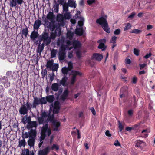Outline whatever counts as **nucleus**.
Masks as SVG:
<instances>
[{
  "mask_svg": "<svg viewBox=\"0 0 155 155\" xmlns=\"http://www.w3.org/2000/svg\"><path fill=\"white\" fill-rule=\"evenodd\" d=\"M38 39L40 43L42 41L46 45H49L51 41V40L49 38V33L46 30L39 36Z\"/></svg>",
  "mask_w": 155,
  "mask_h": 155,
  "instance_id": "1",
  "label": "nucleus"
},
{
  "mask_svg": "<svg viewBox=\"0 0 155 155\" xmlns=\"http://www.w3.org/2000/svg\"><path fill=\"white\" fill-rule=\"evenodd\" d=\"M34 100L32 105H31L32 108H35L36 106L41 104H45L47 103L44 97L39 98L36 97H33Z\"/></svg>",
  "mask_w": 155,
  "mask_h": 155,
  "instance_id": "2",
  "label": "nucleus"
},
{
  "mask_svg": "<svg viewBox=\"0 0 155 155\" xmlns=\"http://www.w3.org/2000/svg\"><path fill=\"white\" fill-rule=\"evenodd\" d=\"M72 76L70 84L73 85L76 81V76L78 75H81L82 73L79 71L75 70L72 71Z\"/></svg>",
  "mask_w": 155,
  "mask_h": 155,
  "instance_id": "3",
  "label": "nucleus"
},
{
  "mask_svg": "<svg viewBox=\"0 0 155 155\" xmlns=\"http://www.w3.org/2000/svg\"><path fill=\"white\" fill-rule=\"evenodd\" d=\"M41 116L40 117H37L38 123L40 125L44 124L45 123V121H44V118L48 116V115L46 112L44 111L41 113Z\"/></svg>",
  "mask_w": 155,
  "mask_h": 155,
  "instance_id": "4",
  "label": "nucleus"
},
{
  "mask_svg": "<svg viewBox=\"0 0 155 155\" xmlns=\"http://www.w3.org/2000/svg\"><path fill=\"white\" fill-rule=\"evenodd\" d=\"M97 23L100 25L102 26L108 23L106 18L103 17H101L96 20Z\"/></svg>",
  "mask_w": 155,
  "mask_h": 155,
  "instance_id": "5",
  "label": "nucleus"
},
{
  "mask_svg": "<svg viewBox=\"0 0 155 155\" xmlns=\"http://www.w3.org/2000/svg\"><path fill=\"white\" fill-rule=\"evenodd\" d=\"M50 147L48 146L46 147L42 150H40L38 151L39 155H47L50 152Z\"/></svg>",
  "mask_w": 155,
  "mask_h": 155,
  "instance_id": "6",
  "label": "nucleus"
},
{
  "mask_svg": "<svg viewBox=\"0 0 155 155\" xmlns=\"http://www.w3.org/2000/svg\"><path fill=\"white\" fill-rule=\"evenodd\" d=\"M103 58L102 55L97 53H94L91 57V59H95L98 61H101Z\"/></svg>",
  "mask_w": 155,
  "mask_h": 155,
  "instance_id": "7",
  "label": "nucleus"
},
{
  "mask_svg": "<svg viewBox=\"0 0 155 155\" xmlns=\"http://www.w3.org/2000/svg\"><path fill=\"white\" fill-rule=\"evenodd\" d=\"M29 110L26 108V106L24 105H22L21 107L20 108L19 112L21 115H25L27 114Z\"/></svg>",
  "mask_w": 155,
  "mask_h": 155,
  "instance_id": "8",
  "label": "nucleus"
},
{
  "mask_svg": "<svg viewBox=\"0 0 155 155\" xmlns=\"http://www.w3.org/2000/svg\"><path fill=\"white\" fill-rule=\"evenodd\" d=\"M69 93L68 89H65L63 94L60 96V99L63 101H64L68 97Z\"/></svg>",
  "mask_w": 155,
  "mask_h": 155,
  "instance_id": "9",
  "label": "nucleus"
},
{
  "mask_svg": "<svg viewBox=\"0 0 155 155\" xmlns=\"http://www.w3.org/2000/svg\"><path fill=\"white\" fill-rule=\"evenodd\" d=\"M120 97L122 98L125 96L127 94V87L126 86L122 87L120 90Z\"/></svg>",
  "mask_w": 155,
  "mask_h": 155,
  "instance_id": "10",
  "label": "nucleus"
},
{
  "mask_svg": "<svg viewBox=\"0 0 155 155\" xmlns=\"http://www.w3.org/2000/svg\"><path fill=\"white\" fill-rule=\"evenodd\" d=\"M28 133L29 134L30 138L35 139L37 135L36 128L35 129H31Z\"/></svg>",
  "mask_w": 155,
  "mask_h": 155,
  "instance_id": "11",
  "label": "nucleus"
},
{
  "mask_svg": "<svg viewBox=\"0 0 155 155\" xmlns=\"http://www.w3.org/2000/svg\"><path fill=\"white\" fill-rule=\"evenodd\" d=\"M51 123L54 127V130L55 131H58V128L61 125L60 122L58 121L57 120H56L53 121Z\"/></svg>",
  "mask_w": 155,
  "mask_h": 155,
  "instance_id": "12",
  "label": "nucleus"
},
{
  "mask_svg": "<svg viewBox=\"0 0 155 155\" xmlns=\"http://www.w3.org/2000/svg\"><path fill=\"white\" fill-rule=\"evenodd\" d=\"M0 82L1 83H2L4 84L5 87H6H6H7L8 86H10V83L8 82V79L5 76H3L2 78H0Z\"/></svg>",
  "mask_w": 155,
  "mask_h": 155,
  "instance_id": "13",
  "label": "nucleus"
},
{
  "mask_svg": "<svg viewBox=\"0 0 155 155\" xmlns=\"http://www.w3.org/2000/svg\"><path fill=\"white\" fill-rule=\"evenodd\" d=\"M38 125V124L36 121H31L30 122V123L28 124L26 127L29 130L30 128L32 129L33 127H35L36 128Z\"/></svg>",
  "mask_w": 155,
  "mask_h": 155,
  "instance_id": "14",
  "label": "nucleus"
},
{
  "mask_svg": "<svg viewBox=\"0 0 155 155\" xmlns=\"http://www.w3.org/2000/svg\"><path fill=\"white\" fill-rule=\"evenodd\" d=\"M39 34L37 31L34 30L31 33L30 35V38L31 40H34L35 39L38 38Z\"/></svg>",
  "mask_w": 155,
  "mask_h": 155,
  "instance_id": "15",
  "label": "nucleus"
},
{
  "mask_svg": "<svg viewBox=\"0 0 155 155\" xmlns=\"http://www.w3.org/2000/svg\"><path fill=\"white\" fill-rule=\"evenodd\" d=\"M146 146V143L142 141L137 140L136 142L135 146L141 149L143 148Z\"/></svg>",
  "mask_w": 155,
  "mask_h": 155,
  "instance_id": "16",
  "label": "nucleus"
},
{
  "mask_svg": "<svg viewBox=\"0 0 155 155\" xmlns=\"http://www.w3.org/2000/svg\"><path fill=\"white\" fill-rule=\"evenodd\" d=\"M41 24V21L40 19H37L35 20L33 25V28L35 30L38 29Z\"/></svg>",
  "mask_w": 155,
  "mask_h": 155,
  "instance_id": "17",
  "label": "nucleus"
},
{
  "mask_svg": "<svg viewBox=\"0 0 155 155\" xmlns=\"http://www.w3.org/2000/svg\"><path fill=\"white\" fill-rule=\"evenodd\" d=\"M48 117L47 120L45 121V123H48V121H50L51 123L53 122V121L56 120L54 119V114L52 115H50L49 114L48 115Z\"/></svg>",
  "mask_w": 155,
  "mask_h": 155,
  "instance_id": "18",
  "label": "nucleus"
},
{
  "mask_svg": "<svg viewBox=\"0 0 155 155\" xmlns=\"http://www.w3.org/2000/svg\"><path fill=\"white\" fill-rule=\"evenodd\" d=\"M65 52L59 51V59L60 61H63L64 59L66 56Z\"/></svg>",
  "mask_w": 155,
  "mask_h": 155,
  "instance_id": "19",
  "label": "nucleus"
},
{
  "mask_svg": "<svg viewBox=\"0 0 155 155\" xmlns=\"http://www.w3.org/2000/svg\"><path fill=\"white\" fill-rule=\"evenodd\" d=\"M73 46L74 49L79 48L81 47V44L79 41L75 40L73 41Z\"/></svg>",
  "mask_w": 155,
  "mask_h": 155,
  "instance_id": "20",
  "label": "nucleus"
},
{
  "mask_svg": "<svg viewBox=\"0 0 155 155\" xmlns=\"http://www.w3.org/2000/svg\"><path fill=\"white\" fill-rule=\"evenodd\" d=\"M46 100L49 103H52L54 100V95H49L47 96L46 97Z\"/></svg>",
  "mask_w": 155,
  "mask_h": 155,
  "instance_id": "21",
  "label": "nucleus"
},
{
  "mask_svg": "<svg viewBox=\"0 0 155 155\" xmlns=\"http://www.w3.org/2000/svg\"><path fill=\"white\" fill-rule=\"evenodd\" d=\"M75 33L79 36H81L83 33V28H76Z\"/></svg>",
  "mask_w": 155,
  "mask_h": 155,
  "instance_id": "22",
  "label": "nucleus"
},
{
  "mask_svg": "<svg viewBox=\"0 0 155 155\" xmlns=\"http://www.w3.org/2000/svg\"><path fill=\"white\" fill-rule=\"evenodd\" d=\"M54 64V60L53 59L48 61L46 64V67L47 69H51Z\"/></svg>",
  "mask_w": 155,
  "mask_h": 155,
  "instance_id": "23",
  "label": "nucleus"
},
{
  "mask_svg": "<svg viewBox=\"0 0 155 155\" xmlns=\"http://www.w3.org/2000/svg\"><path fill=\"white\" fill-rule=\"evenodd\" d=\"M67 4H68L69 7H74V8H76L77 6L76 2L72 0H68V3Z\"/></svg>",
  "mask_w": 155,
  "mask_h": 155,
  "instance_id": "24",
  "label": "nucleus"
},
{
  "mask_svg": "<svg viewBox=\"0 0 155 155\" xmlns=\"http://www.w3.org/2000/svg\"><path fill=\"white\" fill-rule=\"evenodd\" d=\"M47 27L50 29L51 31H53L55 29L56 26L54 22H49V24L47 26Z\"/></svg>",
  "mask_w": 155,
  "mask_h": 155,
  "instance_id": "25",
  "label": "nucleus"
},
{
  "mask_svg": "<svg viewBox=\"0 0 155 155\" xmlns=\"http://www.w3.org/2000/svg\"><path fill=\"white\" fill-rule=\"evenodd\" d=\"M60 86L57 83L52 84L51 85V89L55 92L57 91L58 89Z\"/></svg>",
  "mask_w": 155,
  "mask_h": 155,
  "instance_id": "26",
  "label": "nucleus"
},
{
  "mask_svg": "<svg viewBox=\"0 0 155 155\" xmlns=\"http://www.w3.org/2000/svg\"><path fill=\"white\" fill-rule=\"evenodd\" d=\"M57 29L55 30L54 32L51 31L50 33V35L49 36L50 39L51 40H54L55 39L56 37L57 36Z\"/></svg>",
  "mask_w": 155,
  "mask_h": 155,
  "instance_id": "27",
  "label": "nucleus"
},
{
  "mask_svg": "<svg viewBox=\"0 0 155 155\" xmlns=\"http://www.w3.org/2000/svg\"><path fill=\"white\" fill-rule=\"evenodd\" d=\"M103 29L107 33H109L110 32V29L109 28L108 23L101 26Z\"/></svg>",
  "mask_w": 155,
  "mask_h": 155,
  "instance_id": "28",
  "label": "nucleus"
},
{
  "mask_svg": "<svg viewBox=\"0 0 155 155\" xmlns=\"http://www.w3.org/2000/svg\"><path fill=\"white\" fill-rule=\"evenodd\" d=\"M68 79V78L66 75L64 76L62 80H60L59 83L60 84L62 85L63 86H65V83H66Z\"/></svg>",
  "mask_w": 155,
  "mask_h": 155,
  "instance_id": "29",
  "label": "nucleus"
},
{
  "mask_svg": "<svg viewBox=\"0 0 155 155\" xmlns=\"http://www.w3.org/2000/svg\"><path fill=\"white\" fill-rule=\"evenodd\" d=\"M35 139L33 138H30L28 141V145L30 147H32L34 146Z\"/></svg>",
  "mask_w": 155,
  "mask_h": 155,
  "instance_id": "30",
  "label": "nucleus"
},
{
  "mask_svg": "<svg viewBox=\"0 0 155 155\" xmlns=\"http://www.w3.org/2000/svg\"><path fill=\"white\" fill-rule=\"evenodd\" d=\"M54 17L53 12H49L47 15L46 18L47 19L49 20H53Z\"/></svg>",
  "mask_w": 155,
  "mask_h": 155,
  "instance_id": "31",
  "label": "nucleus"
},
{
  "mask_svg": "<svg viewBox=\"0 0 155 155\" xmlns=\"http://www.w3.org/2000/svg\"><path fill=\"white\" fill-rule=\"evenodd\" d=\"M79 19H80V20L78 22V25L81 28H83V26L84 25V18L83 17H79Z\"/></svg>",
  "mask_w": 155,
  "mask_h": 155,
  "instance_id": "32",
  "label": "nucleus"
},
{
  "mask_svg": "<svg viewBox=\"0 0 155 155\" xmlns=\"http://www.w3.org/2000/svg\"><path fill=\"white\" fill-rule=\"evenodd\" d=\"M48 123H46L44 125L41 129V132L46 133L47 130L48 129Z\"/></svg>",
  "mask_w": 155,
  "mask_h": 155,
  "instance_id": "33",
  "label": "nucleus"
},
{
  "mask_svg": "<svg viewBox=\"0 0 155 155\" xmlns=\"http://www.w3.org/2000/svg\"><path fill=\"white\" fill-rule=\"evenodd\" d=\"M28 32V28L26 26L25 28L22 29L21 31V34L22 35H24L26 37H27Z\"/></svg>",
  "mask_w": 155,
  "mask_h": 155,
  "instance_id": "34",
  "label": "nucleus"
},
{
  "mask_svg": "<svg viewBox=\"0 0 155 155\" xmlns=\"http://www.w3.org/2000/svg\"><path fill=\"white\" fill-rule=\"evenodd\" d=\"M69 71H70V69L67 67H64L62 69V72L64 75H66Z\"/></svg>",
  "mask_w": 155,
  "mask_h": 155,
  "instance_id": "35",
  "label": "nucleus"
},
{
  "mask_svg": "<svg viewBox=\"0 0 155 155\" xmlns=\"http://www.w3.org/2000/svg\"><path fill=\"white\" fill-rule=\"evenodd\" d=\"M64 19V17L63 15L60 14L59 15H58L57 17V21L60 22H61L63 21Z\"/></svg>",
  "mask_w": 155,
  "mask_h": 155,
  "instance_id": "36",
  "label": "nucleus"
},
{
  "mask_svg": "<svg viewBox=\"0 0 155 155\" xmlns=\"http://www.w3.org/2000/svg\"><path fill=\"white\" fill-rule=\"evenodd\" d=\"M17 4L16 0H11L10 2V6L11 7H15Z\"/></svg>",
  "mask_w": 155,
  "mask_h": 155,
  "instance_id": "37",
  "label": "nucleus"
},
{
  "mask_svg": "<svg viewBox=\"0 0 155 155\" xmlns=\"http://www.w3.org/2000/svg\"><path fill=\"white\" fill-rule=\"evenodd\" d=\"M98 47V48L101 49L102 51L105 50L106 48L104 44L103 43H100Z\"/></svg>",
  "mask_w": 155,
  "mask_h": 155,
  "instance_id": "38",
  "label": "nucleus"
},
{
  "mask_svg": "<svg viewBox=\"0 0 155 155\" xmlns=\"http://www.w3.org/2000/svg\"><path fill=\"white\" fill-rule=\"evenodd\" d=\"M26 144V141L24 139L21 140L19 143V146L21 147L23 146L24 147Z\"/></svg>",
  "mask_w": 155,
  "mask_h": 155,
  "instance_id": "39",
  "label": "nucleus"
},
{
  "mask_svg": "<svg viewBox=\"0 0 155 155\" xmlns=\"http://www.w3.org/2000/svg\"><path fill=\"white\" fill-rule=\"evenodd\" d=\"M58 67V64H55L54 65L53 64V66L51 68L53 71H57Z\"/></svg>",
  "mask_w": 155,
  "mask_h": 155,
  "instance_id": "40",
  "label": "nucleus"
},
{
  "mask_svg": "<svg viewBox=\"0 0 155 155\" xmlns=\"http://www.w3.org/2000/svg\"><path fill=\"white\" fill-rule=\"evenodd\" d=\"M46 137V133L41 132V135L40 138V141H43Z\"/></svg>",
  "mask_w": 155,
  "mask_h": 155,
  "instance_id": "41",
  "label": "nucleus"
},
{
  "mask_svg": "<svg viewBox=\"0 0 155 155\" xmlns=\"http://www.w3.org/2000/svg\"><path fill=\"white\" fill-rule=\"evenodd\" d=\"M74 35V33L73 32H71L70 31H68L67 33V37L69 38H72Z\"/></svg>",
  "mask_w": 155,
  "mask_h": 155,
  "instance_id": "42",
  "label": "nucleus"
},
{
  "mask_svg": "<svg viewBox=\"0 0 155 155\" xmlns=\"http://www.w3.org/2000/svg\"><path fill=\"white\" fill-rule=\"evenodd\" d=\"M63 10L64 11L67 12L68 11V7L69 6L68 4L67 3H65L64 5H63Z\"/></svg>",
  "mask_w": 155,
  "mask_h": 155,
  "instance_id": "43",
  "label": "nucleus"
},
{
  "mask_svg": "<svg viewBox=\"0 0 155 155\" xmlns=\"http://www.w3.org/2000/svg\"><path fill=\"white\" fill-rule=\"evenodd\" d=\"M57 54V51L56 50L53 49L51 52V57L54 58L56 57Z\"/></svg>",
  "mask_w": 155,
  "mask_h": 155,
  "instance_id": "44",
  "label": "nucleus"
},
{
  "mask_svg": "<svg viewBox=\"0 0 155 155\" xmlns=\"http://www.w3.org/2000/svg\"><path fill=\"white\" fill-rule=\"evenodd\" d=\"M142 31L138 29H134L132 30L131 32V33H135L136 34H138L141 33Z\"/></svg>",
  "mask_w": 155,
  "mask_h": 155,
  "instance_id": "45",
  "label": "nucleus"
},
{
  "mask_svg": "<svg viewBox=\"0 0 155 155\" xmlns=\"http://www.w3.org/2000/svg\"><path fill=\"white\" fill-rule=\"evenodd\" d=\"M53 107L60 108V102L58 101H55Z\"/></svg>",
  "mask_w": 155,
  "mask_h": 155,
  "instance_id": "46",
  "label": "nucleus"
},
{
  "mask_svg": "<svg viewBox=\"0 0 155 155\" xmlns=\"http://www.w3.org/2000/svg\"><path fill=\"white\" fill-rule=\"evenodd\" d=\"M54 11L55 12H58L59 9V4L57 3H55V5L54 6Z\"/></svg>",
  "mask_w": 155,
  "mask_h": 155,
  "instance_id": "47",
  "label": "nucleus"
},
{
  "mask_svg": "<svg viewBox=\"0 0 155 155\" xmlns=\"http://www.w3.org/2000/svg\"><path fill=\"white\" fill-rule=\"evenodd\" d=\"M131 25L130 23H127V24L124 27V31H126L130 29L131 27Z\"/></svg>",
  "mask_w": 155,
  "mask_h": 155,
  "instance_id": "48",
  "label": "nucleus"
},
{
  "mask_svg": "<svg viewBox=\"0 0 155 155\" xmlns=\"http://www.w3.org/2000/svg\"><path fill=\"white\" fill-rule=\"evenodd\" d=\"M60 108L53 107V114H57L59 112Z\"/></svg>",
  "mask_w": 155,
  "mask_h": 155,
  "instance_id": "49",
  "label": "nucleus"
},
{
  "mask_svg": "<svg viewBox=\"0 0 155 155\" xmlns=\"http://www.w3.org/2000/svg\"><path fill=\"white\" fill-rule=\"evenodd\" d=\"M55 149L56 150H58L59 149V147L58 145L55 144H53L51 147H50V150H52Z\"/></svg>",
  "mask_w": 155,
  "mask_h": 155,
  "instance_id": "50",
  "label": "nucleus"
},
{
  "mask_svg": "<svg viewBox=\"0 0 155 155\" xmlns=\"http://www.w3.org/2000/svg\"><path fill=\"white\" fill-rule=\"evenodd\" d=\"M117 39V37L115 36H113L111 38V39L110 41V43L115 44L116 43V40Z\"/></svg>",
  "mask_w": 155,
  "mask_h": 155,
  "instance_id": "51",
  "label": "nucleus"
},
{
  "mask_svg": "<svg viewBox=\"0 0 155 155\" xmlns=\"http://www.w3.org/2000/svg\"><path fill=\"white\" fill-rule=\"evenodd\" d=\"M29 100L28 99L27 100V101L26 102V103L25 104L26 106V108H27L28 109V110H30L31 108H32V107H31L30 105V103H29Z\"/></svg>",
  "mask_w": 155,
  "mask_h": 155,
  "instance_id": "52",
  "label": "nucleus"
},
{
  "mask_svg": "<svg viewBox=\"0 0 155 155\" xmlns=\"http://www.w3.org/2000/svg\"><path fill=\"white\" fill-rule=\"evenodd\" d=\"M139 50L136 48L134 49V53L136 56H138L139 54Z\"/></svg>",
  "mask_w": 155,
  "mask_h": 155,
  "instance_id": "53",
  "label": "nucleus"
},
{
  "mask_svg": "<svg viewBox=\"0 0 155 155\" xmlns=\"http://www.w3.org/2000/svg\"><path fill=\"white\" fill-rule=\"evenodd\" d=\"M81 12L79 11H77L76 14H75L76 18H79V17H82L80 15Z\"/></svg>",
  "mask_w": 155,
  "mask_h": 155,
  "instance_id": "54",
  "label": "nucleus"
},
{
  "mask_svg": "<svg viewBox=\"0 0 155 155\" xmlns=\"http://www.w3.org/2000/svg\"><path fill=\"white\" fill-rule=\"evenodd\" d=\"M43 48H42L41 46H40V45H39L38 46V48H37V52L38 53H41L43 50Z\"/></svg>",
  "mask_w": 155,
  "mask_h": 155,
  "instance_id": "55",
  "label": "nucleus"
},
{
  "mask_svg": "<svg viewBox=\"0 0 155 155\" xmlns=\"http://www.w3.org/2000/svg\"><path fill=\"white\" fill-rule=\"evenodd\" d=\"M119 122V126H118V128L119 129V130L120 132L122 131V130H123L124 127L120 122V121L118 122Z\"/></svg>",
  "mask_w": 155,
  "mask_h": 155,
  "instance_id": "56",
  "label": "nucleus"
},
{
  "mask_svg": "<svg viewBox=\"0 0 155 155\" xmlns=\"http://www.w3.org/2000/svg\"><path fill=\"white\" fill-rule=\"evenodd\" d=\"M68 68H69V69H70V70H71V69H72L73 67V64L71 61H69L68 63Z\"/></svg>",
  "mask_w": 155,
  "mask_h": 155,
  "instance_id": "57",
  "label": "nucleus"
},
{
  "mask_svg": "<svg viewBox=\"0 0 155 155\" xmlns=\"http://www.w3.org/2000/svg\"><path fill=\"white\" fill-rule=\"evenodd\" d=\"M87 2L88 5H90L93 3H95V0H88Z\"/></svg>",
  "mask_w": 155,
  "mask_h": 155,
  "instance_id": "58",
  "label": "nucleus"
},
{
  "mask_svg": "<svg viewBox=\"0 0 155 155\" xmlns=\"http://www.w3.org/2000/svg\"><path fill=\"white\" fill-rule=\"evenodd\" d=\"M29 137V134H28L26 132H25L24 136L23 135L22 137L23 138H27Z\"/></svg>",
  "mask_w": 155,
  "mask_h": 155,
  "instance_id": "59",
  "label": "nucleus"
},
{
  "mask_svg": "<svg viewBox=\"0 0 155 155\" xmlns=\"http://www.w3.org/2000/svg\"><path fill=\"white\" fill-rule=\"evenodd\" d=\"M137 77L135 76H134L133 77V78L132 79V82L133 84H136L137 83Z\"/></svg>",
  "mask_w": 155,
  "mask_h": 155,
  "instance_id": "60",
  "label": "nucleus"
},
{
  "mask_svg": "<svg viewBox=\"0 0 155 155\" xmlns=\"http://www.w3.org/2000/svg\"><path fill=\"white\" fill-rule=\"evenodd\" d=\"M120 32V29H117L114 31V33L115 35H118Z\"/></svg>",
  "mask_w": 155,
  "mask_h": 155,
  "instance_id": "61",
  "label": "nucleus"
},
{
  "mask_svg": "<svg viewBox=\"0 0 155 155\" xmlns=\"http://www.w3.org/2000/svg\"><path fill=\"white\" fill-rule=\"evenodd\" d=\"M127 113L129 116H131L133 114V110L132 109H130L128 110Z\"/></svg>",
  "mask_w": 155,
  "mask_h": 155,
  "instance_id": "62",
  "label": "nucleus"
},
{
  "mask_svg": "<svg viewBox=\"0 0 155 155\" xmlns=\"http://www.w3.org/2000/svg\"><path fill=\"white\" fill-rule=\"evenodd\" d=\"M12 74V72L11 71H7L6 74V75L8 77H10Z\"/></svg>",
  "mask_w": 155,
  "mask_h": 155,
  "instance_id": "63",
  "label": "nucleus"
},
{
  "mask_svg": "<svg viewBox=\"0 0 155 155\" xmlns=\"http://www.w3.org/2000/svg\"><path fill=\"white\" fill-rule=\"evenodd\" d=\"M76 54L77 56L79 58H81V53L80 51H77L76 52Z\"/></svg>",
  "mask_w": 155,
  "mask_h": 155,
  "instance_id": "64",
  "label": "nucleus"
}]
</instances>
